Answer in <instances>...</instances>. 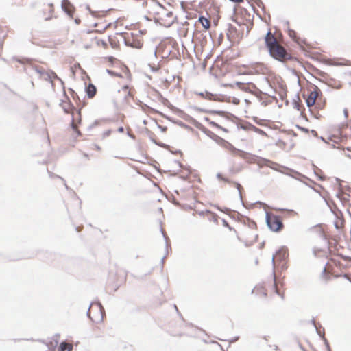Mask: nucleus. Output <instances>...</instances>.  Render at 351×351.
<instances>
[{
  "label": "nucleus",
  "instance_id": "obj_57",
  "mask_svg": "<svg viewBox=\"0 0 351 351\" xmlns=\"http://www.w3.org/2000/svg\"><path fill=\"white\" fill-rule=\"evenodd\" d=\"M99 121L98 120H95L92 124H90L88 127V130H90L93 128H94L95 126L99 125Z\"/></svg>",
  "mask_w": 351,
  "mask_h": 351
},
{
  "label": "nucleus",
  "instance_id": "obj_14",
  "mask_svg": "<svg viewBox=\"0 0 351 351\" xmlns=\"http://www.w3.org/2000/svg\"><path fill=\"white\" fill-rule=\"evenodd\" d=\"M287 171L288 172H286V173H284L285 175H287L295 180H300L301 182H302V179H308L306 176H305L304 175L300 173V172L294 170V169H290V168H288V167H285Z\"/></svg>",
  "mask_w": 351,
  "mask_h": 351
},
{
  "label": "nucleus",
  "instance_id": "obj_38",
  "mask_svg": "<svg viewBox=\"0 0 351 351\" xmlns=\"http://www.w3.org/2000/svg\"><path fill=\"white\" fill-rule=\"evenodd\" d=\"M319 92H320V90L319 89V88L317 86L314 85L313 90L311 91L308 96L313 97V99L315 98V99L316 100V99L318 96V93H319Z\"/></svg>",
  "mask_w": 351,
  "mask_h": 351
},
{
  "label": "nucleus",
  "instance_id": "obj_9",
  "mask_svg": "<svg viewBox=\"0 0 351 351\" xmlns=\"http://www.w3.org/2000/svg\"><path fill=\"white\" fill-rule=\"evenodd\" d=\"M228 26L227 37L229 40H230L232 38H237L239 40L243 38L244 36V32L243 31L237 29V27L231 23H228Z\"/></svg>",
  "mask_w": 351,
  "mask_h": 351
},
{
  "label": "nucleus",
  "instance_id": "obj_27",
  "mask_svg": "<svg viewBox=\"0 0 351 351\" xmlns=\"http://www.w3.org/2000/svg\"><path fill=\"white\" fill-rule=\"evenodd\" d=\"M246 124L249 126L250 130L254 131V132H256V133H257V134H260L261 136H267V133L264 130H263L256 127L252 123H246Z\"/></svg>",
  "mask_w": 351,
  "mask_h": 351
},
{
  "label": "nucleus",
  "instance_id": "obj_40",
  "mask_svg": "<svg viewBox=\"0 0 351 351\" xmlns=\"http://www.w3.org/2000/svg\"><path fill=\"white\" fill-rule=\"evenodd\" d=\"M106 73L108 74H109L112 77H119V78L122 77V74L121 73H118V72H116V71H114L113 70L108 69H107L106 70Z\"/></svg>",
  "mask_w": 351,
  "mask_h": 351
},
{
  "label": "nucleus",
  "instance_id": "obj_51",
  "mask_svg": "<svg viewBox=\"0 0 351 351\" xmlns=\"http://www.w3.org/2000/svg\"><path fill=\"white\" fill-rule=\"evenodd\" d=\"M157 128L162 132H166L167 130V127L158 124L157 122H156Z\"/></svg>",
  "mask_w": 351,
  "mask_h": 351
},
{
  "label": "nucleus",
  "instance_id": "obj_56",
  "mask_svg": "<svg viewBox=\"0 0 351 351\" xmlns=\"http://www.w3.org/2000/svg\"><path fill=\"white\" fill-rule=\"evenodd\" d=\"M230 103H232L234 105H239V103H240V100L239 99L237 98V97H232V99H230Z\"/></svg>",
  "mask_w": 351,
  "mask_h": 351
},
{
  "label": "nucleus",
  "instance_id": "obj_5",
  "mask_svg": "<svg viewBox=\"0 0 351 351\" xmlns=\"http://www.w3.org/2000/svg\"><path fill=\"white\" fill-rule=\"evenodd\" d=\"M29 67L32 69L35 70V71L40 75V77H42L44 80L50 82L53 86V84L52 82V79H57L58 80L62 85H64V82L62 79H60L57 74L50 70L49 71H46L43 68L40 67L36 65H30Z\"/></svg>",
  "mask_w": 351,
  "mask_h": 351
},
{
  "label": "nucleus",
  "instance_id": "obj_17",
  "mask_svg": "<svg viewBox=\"0 0 351 351\" xmlns=\"http://www.w3.org/2000/svg\"><path fill=\"white\" fill-rule=\"evenodd\" d=\"M38 341L45 344L49 351H55L58 344V339H53V340L39 339Z\"/></svg>",
  "mask_w": 351,
  "mask_h": 351
},
{
  "label": "nucleus",
  "instance_id": "obj_48",
  "mask_svg": "<svg viewBox=\"0 0 351 351\" xmlns=\"http://www.w3.org/2000/svg\"><path fill=\"white\" fill-rule=\"evenodd\" d=\"M64 101L63 99H62V100L60 101V104H59V105H60V106H61V107H62V108L63 111H64L66 114H68V113H69V108H68L65 105H64V104H64Z\"/></svg>",
  "mask_w": 351,
  "mask_h": 351
},
{
  "label": "nucleus",
  "instance_id": "obj_21",
  "mask_svg": "<svg viewBox=\"0 0 351 351\" xmlns=\"http://www.w3.org/2000/svg\"><path fill=\"white\" fill-rule=\"evenodd\" d=\"M85 92L88 98H93L97 93V88L94 84L90 83L88 86H85Z\"/></svg>",
  "mask_w": 351,
  "mask_h": 351
},
{
  "label": "nucleus",
  "instance_id": "obj_15",
  "mask_svg": "<svg viewBox=\"0 0 351 351\" xmlns=\"http://www.w3.org/2000/svg\"><path fill=\"white\" fill-rule=\"evenodd\" d=\"M157 114H160L161 117H162L163 118L167 119L168 121L173 123L174 124H176L182 128H186V129H189V130H193L192 128H191L189 125H186V123H184V122L180 121V120H177V119H175L169 116H167L165 114H163L162 112H157Z\"/></svg>",
  "mask_w": 351,
  "mask_h": 351
},
{
  "label": "nucleus",
  "instance_id": "obj_13",
  "mask_svg": "<svg viewBox=\"0 0 351 351\" xmlns=\"http://www.w3.org/2000/svg\"><path fill=\"white\" fill-rule=\"evenodd\" d=\"M216 176H217V179H219V180H223V182H225L226 183H233L234 184L235 187L237 189V190L239 191V198L241 202V204L243 206H245L244 202H243V199H242V195H241V193L240 191V189L241 187V184L237 182L230 181L229 179L223 177L221 173H217Z\"/></svg>",
  "mask_w": 351,
  "mask_h": 351
},
{
  "label": "nucleus",
  "instance_id": "obj_10",
  "mask_svg": "<svg viewBox=\"0 0 351 351\" xmlns=\"http://www.w3.org/2000/svg\"><path fill=\"white\" fill-rule=\"evenodd\" d=\"M61 8L70 19L73 18L75 7L69 0H62Z\"/></svg>",
  "mask_w": 351,
  "mask_h": 351
},
{
  "label": "nucleus",
  "instance_id": "obj_12",
  "mask_svg": "<svg viewBox=\"0 0 351 351\" xmlns=\"http://www.w3.org/2000/svg\"><path fill=\"white\" fill-rule=\"evenodd\" d=\"M175 114H176L179 117L183 119L184 120L189 122L190 123L193 124L195 122L196 119H195L193 117L190 116L189 114H186L184 110L177 108L175 106V108L172 110Z\"/></svg>",
  "mask_w": 351,
  "mask_h": 351
},
{
  "label": "nucleus",
  "instance_id": "obj_20",
  "mask_svg": "<svg viewBox=\"0 0 351 351\" xmlns=\"http://www.w3.org/2000/svg\"><path fill=\"white\" fill-rule=\"evenodd\" d=\"M253 156L258 158V162H260L261 164L264 165L269 167L271 169H276L275 167L278 166L277 163L274 162L269 159L261 156H256L255 155H254Z\"/></svg>",
  "mask_w": 351,
  "mask_h": 351
},
{
  "label": "nucleus",
  "instance_id": "obj_47",
  "mask_svg": "<svg viewBox=\"0 0 351 351\" xmlns=\"http://www.w3.org/2000/svg\"><path fill=\"white\" fill-rule=\"evenodd\" d=\"M247 84L252 86L254 88H256V85L252 82H248L247 84L245 83V86H243V88H241V90L245 91V92H250L248 88L247 87Z\"/></svg>",
  "mask_w": 351,
  "mask_h": 351
},
{
  "label": "nucleus",
  "instance_id": "obj_7",
  "mask_svg": "<svg viewBox=\"0 0 351 351\" xmlns=\"http://www.w3.org/2000/svg\"><path fill=\"white\" fill-rule=\"evenodd\" d=\"M275 256H276L277 261H279L280 262H285L288 257V250L287 247L282 246L276 252L275 254L272 255L271 264L273 265L274 271L275 265Z\"/></svg>",
  "mask_w": 351,
  "mask_h": 351
},
{
  "label": "nucleus",
  "instance_id": "obj_19",
  "mask_svg": "<svg viewBox=\"0 0 351 351\" xmlns=\"http://www.w3.org/2000/svg\"><path fill=\"white\" fill-rule=\"evenodd\" d=\"M326 205L330 208V211L337 217L339 214H341V210L337 208L333 201H328L325 197H322Z\"/></svg>",
  "mask_w": 351,
  "mask_h": 351
},
{
  "label": "nucleus",
  "instance_id": "obj_26",
  "mask_svg": "<svg viewBox=\"0 0 351 351\" xmlns=\"http://www.w3.org/2000/svg\"><path fill=\"white\" fill-rule=\"evenodd\" d=\"M73 346L68 344L65 341H62L58 348V351H71Z\"/></svg>",
  "mask_w": 351,
  "mask_h": 351
},
{
  "label": "nucleus",
  "instance_id": "obj_30",
  "mask_svg": "<svg viewBox=\"0 0 351 351\" xmlns=\"http://www.w3.org/2000/svg\"><path fill=\"white\" fill-rule=\"evenodd\" d=\"M62 89H63V95L67 99V101H66V107L69 108V110H74L75 109V107L74 106L73 104L71 102V101L70 100V99L69 98L68 95H66V93L65 91V86H64V85H62Z\"/></svg>",
  "mask_w": 351,
  "mask_h": 351
},
{
  "label": "nucleus",
  "instance_id": "obj_33",
  "mask_svg": "<svg viewBox=\"0 0 351 351\" xmlns=\"http://www.w3.org/2000/svg\"><path fill=\"white\" fill-rule=\"evenodd\" d=\"M137 104L140 105V106H141L142 109H143V110H145V109H147V110H150L151 112H154V113H156V114H157V112H158V110H156V109H154V108H152V107L149 106L148 105H147V104H145L143 103V102H142L141 101H140V100H138V101H137Z\"/></svg>",
  "mask_w": 351,
  "mask_h": 351
},
{
  "label": "nucleus",
  "instance_id": "obj_50",
  "mask_svg": "<svg viewBox=\"0 0 351 351\" xmlns=\"http://www.w3.org/2000/svg\"><path fill=\"white\" fill-rule=\"evenodd\" d=\"M97 45H101V46H103L104 48H107V47H108V44H107L106 41H105V40H101V39L98 40H97Z\"/></svg>",
  "mask_w": 351,
  "mask_h": 351
},
{
  "label": "nucleus",
  "instance_id": "obj_64",
  "mask_svg": "<svg viewBox=\"0 0 351 351\" xmlns=\"http://www.w3.org/2000/svg\"><path fill=\"white\" fill-rule=\"evenodd\" d=\"M235 85L241 89L243 88V86H245V83L241 82H236Z\"/></svg>",
  "mask_w": 351,
  "mask_h": 351
},
{
  "label": "nucleus",
  "instance_id": "obj_54",
  "mask_svg": "<svg viewBox=\"0 0 351 351\" xmlns=\"http://www.w3.org/2000/svg\"><path fill=\"white\" fill-rule=\"evenodd\" d=\"M252 120L258 125H263L262 119H258L257 117H252Z\"/></svg>",
  "mask_w": 351,
  "mask_h": 351
},
{
  "label": "nucleus",
  "instance_id": "obj_2",
  "mask_svg": "<svg viewBox=\"0 0 351 351\" xmlns=\"http://www.w3.org/2000/svg\"><path fill=\"white\" fill-rule=\"evenodd\" d=\"M193 110H195L197 112H204L209 114H213V115H219L223 118H225L226 120L230 121L233 123H235L237 124V127L238 129H241L245 131L250 130L249 126L246 124V123H249L246 121H243V124H239L237 123V121H240L241 119L238 117L237 116L234 115V114L225 111V110H209L203 108L201 107H198L196 106H193L191 107Z\"/></svg>",
  "mask_w": 351,
  "mask_h": 351
},
{
  "label": "nucleus",
  "instance_id": "obj_37",
  "mask_svg": "<svg viewBox=\"0 0 351 351\" xmlns=\"http://www.w3.org/2000/svg\"><path fill=\"white\" fill-rule=\"evenodd\" d=\"M145 133L147 136L149 137L150 141L154 144L156 143V140L154 138L155 134L154 132H152L151 130H149L148 128H145Z\"/></svg>",
  "mask_w": 351,
  "mask_h": 351
},
{
  "label": "nucleus",
  "instance_id": "obj_18",
  "mask_svg": "<svg viewBox=\"0 0 351 351\" xmlns=\"http://www.w3.org/2000/svg\"><path fill=\"white\" fill-rule=\"evenodd\" d=\"M313 97H309L308 96L306 99H305V102H306V104L307 106V107L309 108V111L311 112V114L316 119H319V117H320V115L318 114V113H315L313 112V110L311 108V107L313 105L315 104V98L313 99Z\"/></svg>",
  "mask_w": 351,
  "mask_h": 351
},
{
  "label": "nucleus",
  "instance_id": "obj_55",
  "mask_svg": "<svg viewBox=\"0 0 351 351\" xmlns=\"http://www.w3.org/2000/svg\"><path fill=\"white\" fill-rule=\"evenodd\" d=\"M322 251H323V250H322V249H321V248H317V247H313V255L316 257V256H317L318 253H319V252H322Z\"/></svg>",
  "mask_w": 351,
  "mask_h": 351
},
{
  "label": "nucleus",
  "instance_id": "obj_62",
  "mask_svg": "<svg viewBox=\"0 0 351 351\" xmlns=\"http://www.w3.org/2000/svg\"><path fill=\"white\" fill-rule=\"evenodd\" d=\"M196 95H198L201 97H202L203 99L205 98V95H206V91L205 92H198V91H195L194 93Z\"/></svg>",
  "mask_w": 351,
  "mask_h": 351
},
{
  "label": "nucleus",
  "instance_id": "obj_11",
  "mask_svg": "<svg viewBox=\"0 0 351 351\" xmlns=\"http://www.w3.org/2000/svg\"><path fill=\"white\" fill-rule=\"evenodd\" d=\"M288 34H289V37L294 42H295L300 47V48L302 49H303V47L304 45H308L306 39H304V38L302 39L301 38H300L298 36L297 32L295 30L288 28Z\"/></svg>",
  "mask_w": 351,
  "mask_h": 351
},
{
  "label": "nucleus",
  "instance_id": "obj_23",
  "mask_svg": "<svg viewBox=\"0 0 351 351\" xmlns=\"http://www.w3.org/2000/svg\"><path fill=\"white\" fill-rule=\"evenodd\" d=\"M326 265L327 263L324 265L319 276L320 279L325 280V283H327L328 281L331 280V276L329 274L326 273Z\"/></svg>",
  "mask_w": 351,
  "mask_h": 351
},
{
  "label": "nucleus",
  "instance_id": "obj_42",
  "mask_svg": "<svg viewBox=\"0 0 351 351\" xmlns=\"http://www.w3.org/2000/svg\"><path fill=\"white\" fill-rule=\"evenodd\" d=\"M245 221H247V226H248V228L251 229L256 228V223L254 220L251 219L249 217H246Z\"/></svg>",
  "mask_w": 351,
  "mask_h": 351
},
{
  "label": "nucleus",
  "instance_id": "obj_52",
  "mask_svg": "<svg viewBox=\"0 0 351 351\" xmlns=\"http://www.w3.org/2000/svg\"><path fill=\"white\" fill-rule=\"evenodd\" d=\"M295 127H296L298 129H299L300 130H301V131H302V132H305V133H309L310 130H309V129H308V128H304V127H303V126H300V125H295Z\"/></svg>",
  "mask_w": 351,
  "mask_h": 351
},
{
  "label": "nucleus",
  "instance_id": "obj_32",
  "mask_svg": "<svg viewBox=\"0 0 351 351\" xmlns=\"http://www.w3.org/2000/svg\"><path fill=\"white\" fill-rule=\"evenodd\" d=\"M300 101V99L299 97V93H297L296 95H295L294 97L292 99L293 106L297 110H300V104H299Z\"/></svg>",
  "mask_w": 351,
  "mask_h": 351
},
{
  "label": "nucleus",
  "instance_id": "obj_58",
  "mask_svg": "<svg viewBox=\"0 0 351 351\" xmlns=\"http://www.w3.org/2000/svg\"><path fill=\"white\" fill-rule=\"evenodd\" d=\"M252 24H251L250 25H247L245 24H244L243 25V29L245 28L246 29V34H245V36H247L252 28Z\"/></svg>",
  "mask_w": 351,
  "mask_h": 351
},
{
  "label": "nucleus",
  "instance_id": "obj_25",
  "mask_svg": "<svg viewBox=\"0 0 351 351\" xmlns=\"http://www.w3.org/2000/svg\"><path fill=\"white\" fill-rule=\"evenodd\" d=\"M198 21L202 24V27L205 29H209L210 24L209 20L203 15H200Z\"/></svg>",
  "mask_w": 351,
  "mask_h": 351
},
{
  "label": "nucleus",
  "instance_id": "obj_53",
  "mask_svg": "<svg viewBox=\"0 0 351 351\" xmlns=\"http://www.w3.org/2000/svg\"><path fill=\"white\" fill-rule=\"evenodd\" d=\"M154 144L159 146L160 147H162V148H167L169 147L168 145H167L162 142L158 141H156V143H154Z\"/></svg>",
  "mask_w": 351,
  "mask_h": 351
},
{
  "label": "nucleus",
  "instance_id": "obj_1",
  "mask_svg": "<svg viewBox=\"0 0 351 351\" xmlns=\"http://www.w3.org/2000/svg\"><path fill=\"white\" fill-rule=\"evenodd\" d=\"M264 41L269 56L274 59L282 63L295 59L283 47L279 45L274 35L271 34L270 29H268L266 35L264 36Z\"/></svg>",
  "mask_w": 351,
  "mask_h": 351
},
{
  "label": "nucleus",
  "instance_id": "obj_34",
  "mask_svg": "<svg viewBox=\"0 0 351 351\" xmlns=\"http://www.w3.org/2000/svg\"><path fill=\"white\" fill-rule=\"evenodd\" d=\"M205 212L210 215V217L208 218L210 221H213V222L218 223L219 217L216 213L212 212L210 210H206Z\"/></svg>",
  "mask_w": 351,
  "mask_h": 351
},
{
  "label": "nucleus",
  "instance_id": "obj_63",
  "mask_svg": "<svg viewBox=\"0 0 351 351\" xmlns=\"http://www.w3.org/2000/svg\"><path fill=\"white\" fill-rule=\"evenodd\" d=\"M112 132V130H107L106 131H105L104 133H103V138H106L108 136L110 135Z\"/></svg>",
  "mask_w": 351,
  "mask_h": 351
},
{
  "label": "nucleus",
  "instance_id": "obj_41",
  "mask_svg": "<svg viewBox=\"0 0 351 351\" xmlns=\"http://www.w3.org/2000/svg\"><path fill=\"white\" fill-rule=\"evenodd\" d=\"M317 334L319 336V337L322 339L324 337L325 330L324 328L319 325V327L316 328L315 329Z\"/></svg>",
  "mask_w": 351,
  "mask_h": 351
},
{
  "label": "nucleus",
  "instance_id": "obj_22",
  "mask_svg": "<svg viewBox=\"0 0 351 351\" xmlns=\"http://www.w3.org/2000/svg\"><path fill=\"white\" fill-rule=\"evenodd\" d=\"M160 232H161V233H162V236L164 237V239L165 241V249H166V254H165V256L160 260L161 266H162V268H163V264H164L165 259L166 258V256L168 254V247H169L168 240H169V238H168L167 235L166 234L165 232L164 231V230L162 228H160Z\"/></svg>",
  "mask_w": 351,
  "mask_h": 351
},
{
  "label": "nucleus",
  "instance_id": "obj_28",
  "mask_svg": "<svg viewBox=\"0 0 351 351\" xmlns=\"http://www.w3.org/2000/svg\"><path fill=\"white\" fill-rule=\"evenodd\" d=\"M314 173L319 180L323 181L326 179V176L323 175L322 171L319 169L317 166L313 164Z\"/></svg>",
  "mask_w": 351,
  "mask_h": 351
},
{
  "label": "nucleus",
  "instance_id": "obj_4",
  "mask_svg": "<svg viewBox=\"0 0 351 351\" xmlns=\"http://www.w3.org/2000/svg\"><path fill=\"white\" fill-rule=\"evenodd\" d=\"M265 223L269 230L274 232H280L284 228L281 217L277 215H270L265 212Z\"/></svg>",
  "mask_w": 351,
  "mask_h": 351
},
{
  "label": "nucleus",
  "instance_id": "obj_6",
  "mask_svg": "<svg viewBox=\"0 0 351 351\" xmlns=\"http://www.w3.org/2000/svg\"><path fill=\"white\" fill-rule=\"evenodd\" d=\"M69 91L73 98V99L77 102V106H79L77 113L79 115L78 122L81 123V110L86 105V102L85 101V97L81 99L80 97L78 94L72 88H69Z\"/></svg>",
  "mask_w": 351,
  "mask_h": 351
},
{
  "label": "nucleus",
  "instance_id": "obj_24",
  "mask_svg": "<svg viewBox=\"0 0 351 351\" xmlns=\"http://www.w3.org/2000/svg\"><path fill=\"white\" fill-rule=\"evenodd\" d=\"M93 304H95V302H90L89 307L88 308V311L86 312L87 317H88L90 319H92V318L90 317V307ZM95 304L97 305V306L99 308V311L100 313L101 314V319H103L102 311H104V307L99 301L96 302Z\"/></svg>",
  "mask_w": 351,
  "mask_h": 351
},
{
  "label": "nucleus",
  "instance_id": "obj_46",
  "mask_svg": "<svg viewBox=\"0 0 351 351\" xmlns=\"http://www.w3.org/2000/svg\"><path fill=\"white\" fill-rule=\"evenodd\" d=\"M236 214L241 218V219H239V221L241 222L243 225L247 226V221H245V218L247 217L241 215L240 213L238 212H237Z\"/></svg>",
  "mask_w": 351,
  "mask_h": 351
},
{
  "label": "nucleus",
  "instance_id": "obj_49",
  "mask_svg": "<svg viewBox=\"0 0 351 351\" xmlns=\"http://www.w3.org/2000/svg\"><path fill=\"white\" fill-rule=\"evenodd\" d=\"M212 206L215 207V208H217V210H221V211H222V212H223V213H226V212H227V211H228V210H231L230 208H226V207H225L223 209H221V208L219 207V206H218V205H217V204H213V205H212Z\"/></svg>",
  "mask_w": 351,
  "mask_h": 351
},
{
  "label": "nucleus",
  "instance_id": "obj_36",
  "mask_svg": "<svg viewBox=\"0 0 351 351\" xmlns=\"http://www.w3.org/2000/svg\"><path fill=\"white\" fill-rule=\"evenodd\" d=\"M204 99L215 101V99H217V94H213L208 90H206Z\"/></svg>",
  "mask_w": 351,
  "mask_h": 351
},
{
  "label": "nucleus",
  "instance_id": "obj_29",
  "mask_svg": "<svg viewBox=\"0 0 351 351\" xmlns=\"http://www.w3.org/2000/svg\"><path fill=\"white\" fill-rule=\"evenodd\" d=\"M231 99H232L231 96H228L226 95L219 94V95H217V99H215V101H219V102H223V101H225V102H227V103H230Z\"/></svg>",
  "mask_w": 351,
  "mask_h": 351
},
{
  "label": "nucleus",
  "instance_id": "obj_61",
  "mask_svg": "<svg viewBox=\"0 0 351 351\" xmlns=\"http://www.w3.org/2000/svg\"><path fill=\"white\" fill-rule=\"evenodd\" d=\"M241 171V169L239 168V169H234V167H232L230 169V173L232 174H235V173H239V171Z\"/></svg>",
  "mask_w": 351,
  "mask_h": 351
},
{
  "label": "nucleus",
  "instance_id": "obj_60",
  "mask_svg": "<svg viewBox=\"0 0 351 351\" xmlns=\"http://www.w3.org/2000/svg\"><path fill=\"white\" fill-rule=\"evenodd\" d=\"M47 172L49 173V177L51 178H58L60 179V178H62L61 176H58V175L49 171L48 169H47Z\"/></svg>",
  "mask_w": 351,
  "mask_h": 351
},
{
  "label": "nucleus",
  "instance_id": "obj_8",
  "mask_svg": "<svg viewBox=\"0 0 351 351\" xmlns=\"http://www.w3.org/2000/svg\"><path fill=\"white\" fill-rule=\"evenodd\" d=\"M132 38H123V43L125 46L130 47L132 48L140 49L143 47V42H141L140 40H138L135 38L136 36V34H134V33H131Z\"/></svg>",
  "mask_w": 351,
  "mask_h": 351
},
{
  "label": "nucleus",
  "instance_id": "obj_44",
  "mask_svg": "<svg viewBox=\"0 0 351 351\" xmlns=\"http://www.w3.org/2000/svg\"><path fill=\"white\" fill-rule=\"evenodd\" d=\"M232 21L234 23H236L241 28V30L243 32V25H244L243 20L242 19H241V20L239 21L238 19L232 18Z\"/></svg>",
  "mask_w": 351,
  "mask_h": 351
},
{
  "label": "nucleus",
  "instance_id": "obj_43",
  "mask_svg": "<svg viewBox=\"0 0 351 351\" xmlns=\"http://www.w3.org/2000/svg\"><path fill=\"white\" fill-rule=\"evenodd\" d=\"M204 120L209 123L211 126L214 128H220V125L216 123L215 121H210V119L208 117H205Z\"/></svg>",
  "mask_w": 351,
  "mask_h": 351
},
{
  "label": "nucleus",
  "instance_id": "obj_39",
  "mask_svg": "<svg viewBox=\"0 0 351 351\" xmlns=\"http://www.w3.org/2000/svg\"><path fill=\"white\" fill-rule=\"evenodd\" d=\"M272 277H273V280H274V289H275V293L280 295L282 299H284V294L283 293H280L279 292V291L277 289V288L276 287V276H275V271H272Z\"/></svg>",
  "mask_w": 351,
  "mask_h": 351
},
{
  "label": "nucleus",
  "instance_id": "obj_16",
  "mask_svg": "<svg viewBox=\"0 0 351 351\" xmlns=\"http://www.w3.org/2000/svg\"><path fill=\"white\" fill-rule=\"evenodd\" d=\"M152 90L156 93L157 95L158 100L165 106L169 108L170 110H173V109L175 108V106L171 104L169 101L162 96V95L155 88H152Z\"/></svg>",
  "mask_w": 351,
  "mask_h": 351
},
{
  "label": "nucleus",
  "instance_id": "obj_45",
  "mask_svg": "<svg viewBox=\"0 0 351 351\" xmlns=\"http://www.w3.org/2000/svg\"><path fill=\"white\" fill-rule=\"evenodd\" d=\"M221 221H222V223H223V226L224 227H226L228 228L230 230H233L234 232H237V231L235 230V229L234 228H232V226H230L228 223V222L225 219H221Z\"/></svg>",
  "mask_w": 351,
  "mask_h": 351
},
{
  "label": "nucleus",
  "instance_id": "obj_3",
  "mask_svg": "<svg viewBox=\"0 0 351 351\" xmlns=\"http://www.w3.org/2000/svg\"><path fill=\"white\" fill-rule=\"evenodd\" d=\"M206 135L213 140L216 143L221 145V147L230 150L234 155H239L241 158H245V156L248 154L245 151L241 150L236 148L232 144L228 141L219 136L218 135L213 133L212 131L208 130Z\"/></svg>",
  "mask_w": 351,
  "mask_h": 351
},
{
  "label": "nucleus",
  "instance_id": "obj_31",
  "mask_svg": "<svg viewBox=\"0 0 351 351\" xmlns=\"http://www.w3.org/2000/svg\"><path fill=\"white\" fill-rule=\"evenodd\" d=\"M108 41L112 48L118 49L119 47V42L115 37L108 36Z\"/></svg>",
  "mask_w": 351,
  "mask_h": 351
},
{
  "label": "nucleus",
  "instance_id": "obj_59",
  "mask_svg": "<svg viewBox=\"0 0 351 351\" xmlns=\"http://www.w3.org/2000/svg\"><path fill=\"white\" fill-rule=\"evenodd\" d=\"M276 145H278L280 147L283 148L285 146L286 143L282 140L279 139L276 143Z\"/></svg>",
  "mask_w": 351,
  "mask_h": 351
},
{
  "label": "nucleus",
  "instance_id": "obj_35",
  "mask_svg": "<svg viewBox=\"0 0 351 351\" xmlns=\"http://www.w3.org/2000/svg\"><path fill=\"white\" fill-rule=\"evenodd\" d=\"M193 125L199 129L200 131H202L204 134H206L207 131H208V129L206 128L205 126H204L200 122L197 121V120L193 123Z\"/></svg>",
  "mask_w": 351,
  "mask_h": 351
}]
</instances>
